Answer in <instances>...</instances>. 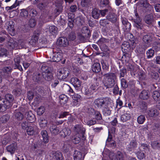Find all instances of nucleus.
<instances>
[{
    "mask_svg": "<svg viewBox=\"0 0 160 160\" xmlns=\"http://www.w3.org/2000/svg\"><path fill=\"white\" fill-rule=\"evenodd\" d=\"M129 48L130 45L129 42H124L122 45V48L124 50H127Z\"/></svg>",
    "mask_w": 160,
    "mask_h": 160,
    "instance_id": "bf43d9fd",
    "label": "nucleus"
},
{
    "mask_svg": "<svg viewBox=\"0 0 160 160\" xmlns=\"http://www.w3.org/2000/svg\"><path fill=\"white\" fill-rule=\"evenodd\" d=\"M45 108L43 106H41L38 108L37 110V114L39 115H41L45 112Z\"/></svg>",
    "mask_w": 160,
    "mask_h": 160,
    "instance_id": "09e8293b",
    "label": "nucleus"
},
{
    "mask_svg": "<svg viewBox=\"0 0 160 160\" xmlns=\"http://www.w3.org/2000/svg\"><path fill=\"white\" fill-rule=\"evenodd\" d=\"M8 45L12 49L14 48L17 46V43L13 40L11 39L9 41Z\"/></svg>",
    "mask_w": 160,
    "mask_h": 160,
    "instance_id": "5fc2aeb1",
    "label": "nucleus"
},
{
    "mask_svg": "<svg viewBox=\"0 0 160 160\" xmlns=\"http://www.w3.org/2000/svg\"><path fill=\"white\" fill-rule=\"evenodd\" d=\"M50 156L53 159L57 160H61L63 159L62 153L59 152L52 151L50 153Z\"/></svg>",
    "mask_w": 160,
    "mask_h": 160,
    "instance_id": "9d476101",
    "label": "nucleus"
},
{
    "mask_svg": "<svg viewBox=\"0 0 160 160\" xmlns=\"http://www.w3.org/2000/svg\"><path fill=\"white\" fill-rule=\"evenodd\" d=\"M100 65L99 63H95L93 64L92 67V70L93 72H98L101 70Z\"/></svg>",
    "mask_w": 160,
    "mask_h": 160,
    "instance_id": "bb28decb",
    "label": "nucleus"
},
{
    "mask_svg": "<svg viewBox=\"0 0 160 160\" xmlns=\"http://www.w3.org/2000/svg\"><path fill=\"white\" fill-rule=\"evenodd\" d=\"M90 0H82L81 1V5L83 7L89 6L90 4Z\"/></svg>",
    "mask_w": 160,
    "mask_h": 160,
    "instance_id": "de8ad7c7",
    "label": "nucleus"
},
{
    "mask_svg": "<svg viewBox=\"0 0 160 160\" xmlns=\"http://www.w3.org/2000/svg\"><path fill=\"white\" fill-rule=\"evenodd\" d=\"M34 3L37 4V7L40 9H44L48 4V0H35Z\"/></svg>",
    "mask_w": 160,
    "mask_h": 160,
    "instance_id": "0eeeda50",
    "label": "nucleus"
},
{
    "mask_svg": "<svg viewBox=\"0 0 160 160\" xmlns=\"http://www.w3.org/2000/svg\"><path fill=\"white\" fill-rule=\"evenodd\" d=\"M7 53L8 51L6 49L3 48H0V56H6Z\"/></svg>",
    "mask_w": 160,
    "mask_h": 160,
    "instance_id": "13d9d810",
    "label": "nucleus"
},
{
    "mask_svg": "<svg viewBox=\"0 0 160 160\" xmlns=\"http://www.w3.org/2000/svg\"><path fill=\"white\" fill-rule=\"evenodd\" d=\"M116 158L117 160H123V154L120 152H117L116 155Z\"/></svg>",
    "mask_w": 160,
    "mask_h": 160,
    "instance_id": "e2e57ef3",
    "label": "nucleus"
},
{
    "mask_svg": "<svg viewBox=\"0 0 160 160\" xmlns=\"http://www.w3.org/2000/svg\"><path fill=\"white\" fill-rule=\"evenodd\" d=\"M28 10L27 11L24 9H22L20 13V15L22 17L26 18L28 16Z\"/></svg>",
    "mask_w": 160,
    "mask_h": 160,
    "instance_id": "8fccbe9b",
    "label": "nucleus"
},
{
    "mask_svg": "<svg viewBox=\"0 0 160 160\" xmlns=\"http://www.w3.org/2000/svg\"><path fill=\"white\" fill-rule=\"evenodd\" d=\"M154 51L152 49H150L148 50L147 52V55L148 58H150L152 57L154 54Z\"/></svg>",
    "mask_w": 160,
    "mask_h": 160,
    "instance_id": "603ef678",
    "label": "nucleus"
},
{
    "mask_svg": "<svg viewBox=\"0 0 160 160\" xmlns=\"http://www.w3.org/2000/svg\"><path fill=\"white\" fill-rule=\"evenodd\" d=\"M109 102V99L108 98H99L96 99L94 103L96 106L100 108L103 105H108Z\"/></svg>",
    "mask_w": 160,
    "mask_h": 160,
    "instance_id": "39448f33",
    "label": "nucleus"
},
{
    "mask_svg": "<svg viewBox=\"0 0 160 160\" xmlns=\"http://www.w3.org/2000/svg\"><path fill=\"white\" fill-rule=\"evenodd\" d=\"M36 126L32 123L29 126L27 127L26 129L27 134L29 135H32L34 133Z\"/></svg>",
    "mask_w": 160,
    "mask_h": 160,
    "instance_id": "4468645a",
    "label": "nucleus"
},
{
    "mask_svg": "<svg viewBox=\"0 0 160 160\" xmlns=\"http://www.w3.org/2000/svg\"><path fill=\"white\" fill-rule=\"evenodd\" d=\"M106 42V39L104 38L99 39L97 42V43L100 46H102L103 44Z\"/></svg>",
    "mask_w": 160,
    "mask_h": 160,
    "instance_id": "338daca9",
    "label": "nucleus"
},
{
    "mask_svg": "<svg viewBox=\"0 0 160 160\" xmlns=\"http://www.w3.org/2000/svg\"><path fill=\"white\" fill-rule=\"evenodd\" d=\"M13 100V96L11 94H8L6 95L5 99H4V100L1 101L2 103H3V106L0 105L2 112L5 111L7 108H9L12 106V102Z\"/></svg>",
    "mask_w": 160,
    "mask_h": 160,
    "instance_id": "f03ea898",
    "label": "nucleus"
},
{
    "mask_svg": "<svg viewBox=\"0 0 160 160\" xmlns=\"http://www.w3.org/2000/svg\"><path fill=\"white\" fill-rule=\"evenodd\" d=\"M137 144L136 140L135 139L132 140L127 145V149L129 151H132L136 148Z\"/></svg>",
    "mask_w": 160,
    "mask_h": 160,
    "instance_id": "9b49d317",
    "label": "nucleus"
},
{
    "mask_svg": "<svg viewBox=\"0 0 160 160\" xmlns=\"http://www.w3.org/2000/svg\"><path fill=\"white\" fill-rule=\"evenodd\" d=\"M81 98V96L78 94L72 95L73 101L72 103L74 106H76L78 104V102L80 100Z\"/></svg>",
    "mask_w": 160,
    "mask_h": 160,
    "instance_id": "5701e85b",
    "label": "nucleus"
},
{
    "mask_svg": "<svg viewBox=\"0 0 160 160\" xmlns=\"http://www.w3.org/2000/svg\"><path fill=\"white\" fill-rule=\"evenodd\" d=\"M131 118V115L128 113H126L122 115L121 116V120L123 122H126L129 120Z\"/></svg>",
    "mask_w": 160,
    "mask_h": 160,
    "instance_id": "2f4dec72",
    "label": "nucleus"
},
{
    "mask_svg": "<svg viewBox=\"0 0 160 160\" xmlns=\"http://www.w3.org/2000/svg\"><path fill=\"white\" fill-rule=\"evenodd\" d=\"M15 116L16 118L19 120H22L23 118V113L17 110L15 111Z\"/></svg>",
    "mask_w": 160,
    "mask_h": 160,
    "instance_id": "4c0bfd02",
    "label": "nucleus"
},
{
    "mask_svg": "<svg viewBox=\"0 0 160 160\" xmlns=\"http://www.w3.org/2000/svg\"><path fill=\"white\" fill-rule=\"evenodd\" d=\"M62 54L60 52H57L52 56L51 61L53 62H58L62 59Z\"/></svg>",
    "mask_w": 160,
    "mask_h": 160,
    "instance_id": "f3484780",
    "label": "nucleus"
},
{
    "mask_svg": "<svg viewBox=\"0 0 160 160\" xmlns=\"http://www.w3.org/2000/svg\"><path fill=\"white\" fill-rule=\"evenodd\" d=\"M107 19L112 22L114 23L116 22L117 20V16L114 13H109L106 17Z\"/></svg>",
    "mask_w": 160,
    "mask_h": 160,
    "instance_id": "b1692460",
    "label": "nucleus"
},
{
    "mask_svg": "<svg viewBox=\"0 0 160 160\" xmlns=\"http://www.w3.org/2000/svg\"><path fill=\"white\" fill-rule=\"evenodd\" d=\"M57 43L60 46L65 47L68 45V42L66 38H61L58 40Z\"/></svg>",
    "mask_w": 160,
    "mask_h": 160,
    "instance_id": "dca6fc26",
    "label": "nucleus"
},
{
    "mask_svg": "<svg viewBox=\"0 0 160 160\" xmlns=\"http://www.w3.org/2000/svg\"><path fill=\"white\" fill-rule=\"evenodd\" d=\"M39 34L38 33H34L32 38V42H36L38 40L39 38Z\"/></svg>",
    "mask_w": 160,
    "mask_h": 160,
    "instance_id": "0e129e2a",
    "label": "nucleus"
},
{
    "mask_svg": "<svg viewBox=\"0 0 160 160\" xmlns=\"http://www.w3.org/2000/svg\"><path fill=\"white\" fill-rule=\"evenodd\" d=\"M14 65L15 67V68H18L21 71L22 70V68L20 65L21 61L20 58L18 56L16 57L14 59Z\"/></svg>",
    "mask_w": 160,
    "mask_h": 160,
    "instance_id": "aec40b11",
    "label": "nucleus"
},
{
    "mask_svg": "<svg viewBox=\"0 0 160 160\" xmlns=\"http://www.w3.org/2000/svg\"><path fill=\"white\" fill-rule=\"evenodd\" d=\"M74 130L78 133H83L85 132V129L80 125H76L74 128Z\"/></svg>",
    "mask_w": 160,
    "mask_h": 160,
    "instance_id": "a878e982",
    "label": "nucleus"
},
{
    "mask_svg": "<svg viewBox=\"0 0 160 160\" xmlns=\"http://www.w3.org/2000/svg\"><path fill=\"white\" fill-rule=\"evenodd\" d=\"M47 121L43 118H40L39 120V123L40 127L43 128L47 126Z\"/></svg>",
    "mask_w": 160,
    "mask_h": 160,
    "instance_id": "58836bf2",
    "label": "nucleus"
},
{
    "mask_svg": "<svg viewBox=\"0 0 160 160\" xmlns=\"http://www.w3.org/2000/svg\"><path fill=\"white\" fill-rule=\"evenodd\" d=\"M152 37L150 34H146L144 35L142 38L143 41L145 43H148L152 41Z\"/></svg>",
    "mask_w": 160,
    "mask_h": 160,
    "instance_id": "cd10ccee",
    "label": "nucleus"
},
{
    "mask_svg": "<svg viewBox=\"0 0 160 160\" xmlns=\"http://www.w3.org/2000/svg\"><path fill=\"white\" fill-rule=\"evenodd\" d=\"M69 73L68 69L63 68L59 70L57 74V78L60 80H64L68 77Z\"/></svg>",
    "mask_w": 160,
    "mask_h": 160,
    "instance_id": "423d86ee",
    "label": "nucleus"
},
{
    "mask_svg": "<svg viewBox=\"0 0 160 160\" xmlns=\"http://www.w3.org/2000/svg\"><path fill=\"white\" fill-rule=\"evenodd\" d=\"M121 20L123 25V28L125 31H129L131 29V24L128 20L124 17H122Z\"/></svg>",
    "mask_w": 160,
    "mask_h": 160,
    "instance_id": "1a4fd4ad",
    "label": "nucleus"
},
{
    "mask_svg": "<svg viewBox=\"0 0 160 160\" xmlns=\"http://www.w3.org/2000/svg\"><path fill=\"white\" fill-rule=\"evenodd\" d=\"M148 115L150 117H155L158 116V112L157 110L155 108H151L147 111Z\"/></svg>",
    "mask_w": 160,
    "mask_h": 160,
    "instance_id": "2eb2a0df",
    "label": "nucleus"
},
{
    "mask_svg": "<svg viewBox=\"0 0 160 160\" xmlns=\"http://www.w3.org/2000/svg\"><path fill=\"white\" fill-rule=\"evenodd\" d=\"M10 140V137L8 134L5 135L3 138L2 136L0 135V144L2 143L4 145H6Z\"/></svg>",
    "mask_w": 160,
    "mask_h": 160,
    "instance_id": "a211bd4d",
    "label": "nucleus"
},
{
    "mask_svg": "<svg viewBox=\"0 0 160 160\" xmlns=\"http://www.w3.org/2000/svg\"><path fill=\"white\" fill-rule=\"evenodd\" d=\"M144 21L148 24H151L152 21V17L150 15H146Z\"/></svg>",
    "mask_w": 160,
    "mask_h": 160,
    "instance_id": "e433bc0d",
    "label": "nucleus"
},
{
    "mask_svg": "<svg viewBox=\"0 0 160 160\" xmlns=\"http://www.w3.org/2000/svg\"><path fill=\"white\" fill-rule=\"evenodd\" d=\"M103 75L106 79L104 82L105 86L107 88H110L113 86L116 79V73L108 72L104 74Z\"/></svg>",
    "mask_w": 160,
    "mask_h": 160,
    "instance_id": "f257e3e1",
    "label": "nucleus"
},
{
    "mask_svg": "<svg viewBox=\"0 0 160 160\" xmlns=\"http://www.w3.org/2000/svg\"><path fill=\"white\" fill-rule=\"evenodd\" d=\"M14 22L12 21H10L7 22L5 23V27L7 30L11 35L14 34L15 31L14 28Z\"/></svg>",
    "mask_w": 160,
    "mask_h": 160,
    "instance_id": "6e6552de",
    "label": "nucleus"
},
{
    "mask_svg": "<svg viewBox=\"0 0 160 160\" xmlns=\"http://www.w3.org/2000/svg\"><path fill=\"white\" fill-rule=\"evenodd\" d=\"M17 148V144L16 143H12L8 146L7 147V151L11 154L13 153Z\"/></svg>",
    "mask_w": 160,
    "mask_h": 160,
    "instance_id": "6ab92c4d",
    "label": "nucleus"
},
{
    "mask_svg": "<svg viewBox=\"0 0 160 160\" xmlns=\"http://www.w3.org/2000/svg\"><path fill=\"white\" fill-rule=\"evenodd\" d=\"M149 91L143 90L140 94L139 97L142 99H147L149 97Z\"/></svg>",
    "mask_w": 160,
    "mask_h": 160,
    "instance_id": "4be33fe9",
    "label": "nucleus"
},
{
    "mask_svg": "<svg viewBox=\"0 0 160 160\" xmlns=\"http://www.w3.org/2000/svg\"><path fill=\"white\" fill-rule=\"evenodd\" d=\"M138 107L141 109H145L147 107L146 103L144 102H141L139 104Z\"/></svg>",
    "mask_w": 160,
    "mask_h": 160,
    "instance_id": "680f3d73",
    "label": "nucleus"
},
{
    "mask_svg": "<svg viewBox=\"0 0 160 160\" xmlns=\"http://www.w3.org/2000/svg\"><path fill=\"white\" fill-rule=\"evenodd\" d=\"M61 128L55 125H52L50 127V131L51 133L57 135L61 132Z\"/></svg>",
    "mask_w": 160,
    "mask_h": 160,
    "instance_id": "ddd939ff",
    "label": "nucleus"
},
{
    "mask_svg": "<svg viewBox=\"0 0 160 160\" xmlns=\"http://www.w3.org/2000/svg\"><path fill=\"white\" fill-rule=\"evenodd\" d=\"M135 15L137 18L134 21V26L138 29H142V25L141 22V19L139 17L137 12H135Z\"/></svg>",
    "mask_w": 160,
    "mask_h": 160,
    "instance_id": "f8f14e48",
    "label": "nucleus"
},
{
    "mask_svg": "<svg viewBox=\"0 0 160 160\" xmlns=\"http://www.w3.org/2000/svg\"><path fill=\"white\" fill-rule=\"evenodd\" d=\"M106 143L107 145L109 144V142L111 144H113L114 145V142L112 141V137L110 135V132H108V137L106 141Z\"/></svg>",
    "mask_w": 160,
    "mask_h": 160,
    "instance_id": "4d7b16f0",
    "label": "nucleus"
},
{
    "mask_svg": "<svg viewBox=\"0 0 160 160\" xmlns=\"http://www.w3.org/2000/svg\"><path fill=\"white\" fill-rule=\"evenodd\" d=\"M152 147L154 149H158L160 148V144L157 142L154 141L151 144Z\"/></svg>",
    "mask_w": 160,
    "mask_h": 160,
    "instance_id": "37998d69",
    "label": "nucleus"
},
{
    "mask_svg": "<svg viewBox=\"0 0 160 160\" xmlns=\"http://www.w3.org/2000/svg\"><path fill=\"white\" fill-rule=\"evenodd\" d=\"M145 120V118L144 116L140 115L137 118V122L140 124H142L144 122Z\"/></svg>",
    "mask_w": 160,
    "mask_h": 160,
    "instance_id": "a19ab883",
    "label": "nucleus"
},
{
    "mask_svg": "<svg viewBox=\"0 0 160 160\" xmlns=\"http://www.w3.org/2000/svg\"><path fill=\"white\" fill-rule=\"evenodd\" d=\"M140 3L141 5L145 8L149 7V6L152 8V6L148 2L147 0H141Z\"/></svg>",
    "mask_w": 160,
    "mask_h": 160,
    "instance_id": "79ce46f5",
    "label": "nucleus"
},
{
    "mask_svg": "<svg viewBox=\"0 0 160 160\" xmlns=\"http://www.w3.org/2000/svg\"><path fill=\"white\" fill-rule=\"evenodd\" d=\"M71 82L74 87L79 88L81 85V83L78 79L76 78H72L71 79Z\"/></svg>",
    "mask_w": 160,
    "mask_h": 160,
    "instance_id": "412c9836",
    "label": "nucleus"
},
{
    "mask_svg": "<svg viewBox=\"0 0 160 160\" xmlns=\"http://www.w3.org/2000/svg\"><path fill=\"white\" fill-rule=\"evenodd\" d=\"M25 117L29 121H32L35 120L34 115L31 111L26 112Z\"/></svg>",
    "mask_w": 160,
    "mask_h": 160,
    "instance_id": "393cba45",
    "label": "nucleus"
},
{
    "mask_svg": "<svg viewBox=\"0 0 160 160\" xmlns=\"http://www.w3.org/2000/svg\"><path fill=\"white\" fill-rule=\"evenodd\" d=\"M58 28L54 26H50L48 28V31L52 35H54L57 32Z\"/></svg>",
    "mask_w": 160,
    "mask_h": 160,
    "instance_id": "c9c22d12",
    "label": "nucleus"
},
{
    "mask_svg": "<svg viewBox=\"0 0 160 160\" xmlns=\"http://www.w3.org/2000/svg\"><path fill=\"white\" fill-rule=\"evenodd\" d=\"M26 41L24 39H21L19 40L18 41V45L22 48H23L25 45Z\"/></svg>",
    "mask_w": 160,
    "mask_h": 160,
    "instance_id": "052dcab7",
    "label": "nucleus"
},
{
    "mask_svg": "<svg viewBox=\"0 0 160 160\" xmlns=\"http://www.w3.org/2000/svg\"><path fill=\"white\" fill-rule=\"evenodd\" d=\"M41 70L42 72V75L45 80L49 81L52 79L53 76L51 68L43 65L41 68Z\"/></svg>",
    "mask_w": 160,
    "mask_h": 160,
    "instance_id": "7ed1b4c3",
    "label": "nucleus"
},
{
    "mask_svg": "<svg viewBox=\"0 0 160 160\" xmlns=\"http://www.w3.org/2000/svg\"><path fill=\"white\" fill-rule=\"evenodd\" d=\"M73 157L74 160H82V154L79 151H75Z\"/></svg>",
    "mask_w": 160,
    "mask_h": 160,
    "instance_id": "c756f323",
    "label": "nucleus"
},
{
    "mask_svg": "<svg viewBox=\"0 0 160 160\" xmlns=\"http://www.w3.org/2000/svg\"><path fill=\"white\" fill-rule=\"evenodd\" d=\"M22 89L19 88H15L13 92V93L16 96H19L22 93Z\"/></svg>",
    "mask_w": 160,
    "mask_h": 160,
    "instance_id": "a18cd8bd",
    "label": "nucleus"
},
{
    "mask_svg": "<svg viewBox=\"0 0 160 160\" xmlns=\"http://www.w3.org/2000/svg\"><path fill=\"white\" fill-rule=\"evenodd\" d=\"M36 25V21L35 19H31L29 22V25L31 28H33Z\"/></svg>",
    "mask_w": 160,
    "mask_h": 160,
    "instance_id": "6e6d98bb",
    "label": "nucleus"
},
{
    "mask_svg": "<svg viewBox=\"0 0 160 160\" xmlns=\"http://www.w3.org/2000/svg\"><path fill=\"white\" fill-rule=\"evenodd\" d=\"M137 156L139 159H142L145 157L144 154L143 152H138L137 153Z\"/></svg>",
    "mask_w": 160,
    "mask_h": 160,
    "instance_id": "69168bd1",
    "label": "nucleus"
},
{
    "mask_svg": "<svg viewBox=\"0 0 160 160\" xmlns=\"http://www.w3.org/2000/svg\"><path fill=\"white\" fill-rule=\"evenodd\" d=\"M60 132L62 133L61 136L64 137H65L70 135L71 131L69 129L65 128L63 129L62 131Z\"/></svg>",
    "mask_w": 160,
    "mask_h": 160,
    "instance_id": "473e14b6",
    "label": "nucleus"
},
{
    "mask_svg": "<svg viewBox=\"0 0 160 160\" xmlns=\"http://www.w3.org/2000/svg\"><path fill=\"white\" fill-rule=\"evenodd\" d=\"M152 96L153 99L157 100L160 97V94L158 91H155L153 92Z\"/></svg>",
    "mask_w": 160,
    "mask_h": 160,
    "instance_id": "3c124183",
    "label": "nucleus"
},
{
    "mask_svg": "<svg viewBox=\"0 0 160 160\" xmlns=\"http://www.w3.org/2000/svg\"><path fill=\"white\" fill-rule=\"evenodd\" d=\"M9 118V116L8 115L3 116L0 118V122L2 123L6 122Z\"/></svg>",
    "mask_w": 160,
    "mask_h": 160,
    "instance_id": "ea45409f",
    "label": "nucleus"
},
{
    "mask_svg": "<svg viewBox=\"0 0 160 160\" xmlns=\"http://www.w3.org/2000/svg\"><path fill=\"white\" fill-rule=\"evenodd\" d=\"M121 86L123 88H126L128 87V84L124 78H122L121 79Z\"/></svg>",
    "mask_w": 160,
    "mask_h": 160,
    "instance_id": "774afa93",
    "label": "nucleus"
},
{
    "mask_svg": "<svg viewBox=\"0 0 160 160\" xmlns=\"http://www.w3.org/2000/svg\"><path fill=\"white\" fill-rule=\"evenodd\" d=\"M99 84L98 81H97V80H96V82L90 86V89L91 90L93 93L97 90Z\"/></svg>",
    "mask_w": 160,
    "mask_h": 160,
    "instance_id": "c85d7f7f",
    "label": "nucleus"
},
{
    "mask_svg": "<svg viewBox=\"0 0 160 160\" xmlns=\"http://www.w3.org/2000/svg\"><path fill=\"white\" fill-rule=\"evenodd\" d=\"M41 134L43 138V142L45 143L48 142V139L47 132L46 130L42 131Z\"/></svg>",
    "mask_w": 160,
    "mask_h": 160,
    "instance_id": "f704fd0d",
    "label": "nucleus"
},
{
    "mask_svg": "<svg viewBox=\"0 0 160 160\" xmlns=\"http://www.w3.org/2000/svg\"><path fill=\"white\" fill-rule=\"evenodd\" d=\"M106 105L105 107H104L103 109L102 112L103 113L106 115H109L111 113V110Z\"/></svg>",
    "mask_w": 160,
    "mask_h": 160,
    "instance_id": "c03bdc74",
    "label": "nucleus"
},
{
    "mask_svg": "<svg viewBox=\"0 0 160 160\" xmlns=\"http://www.w3.org/2000/svg\"><path fill=\"white\" fill-rule=\"evenodd\" d=\"M2 75L3 77L9 82H12L13 80V78L11 75L12 71V68L10 66L4 67L2 69Z\"/></svg>",
    "mask_w": 160,
    "mask_h": 160,
    "instance_id": "20e7f679",
    "label": "nucleus"
},
{
    "mask_svg": "<svg viewBox=\"0 0 160 160\" xmlns=\"http://www.w3.org/2000/svg\"><path fill=\"white\" fill-rule=\"evenodd\" d=\"M92 15L95 19H98L100 16L99 10L96 9H94L92 11Z\"/></svg>",
    "mask_w": 160,
    "mask_h": 160,
    "instance_id": "7c9ffc66",
    "label": "nucleus"
},
{
    "mask_svg": "<svg viewBox=\"0 0 160 160\" xmlns=\"http://www.w3.org/2000/svg\"><path fill=\"white\" fill-rule=\"evenodd\" d=\"M99 23L102 27H106L108 24V21L107 19H102L100 21Z\"/></svg>",
    "mask_w": 160,
    "mask_h": 160,
    "instance_id": "864d4df0",
    "label": "nucleus"
},
{
    "mask_svg": "<svg viewBox=\"0 0 160 160\" xmlns=\"http://www.w3.org/2000/svg\"><path fill=\"white\" fill-rule=\"evenodd\" d=\"M90 110L94 113V117L97 120H100L102 119L101 115L100 112L98 111H95L93 108H91Z\"/></svg>",
    "mask_w": 160,
    "mask_h": 160,
    "instance_id": "72a5a7b5",
    "label": "nucleus"
},
{
    "mask_svg": "<svg viewBox=\"0 0 160 160\" xmlns=\"http://www.w3.org/2000/svg\"><path fill=\"white\" fill-rule=\"evenodd\" d=\"M28 13L31 17H34L37 14V12L33 8H31L30 9V8H28Z\"/></svg>",
    "mask_w": 160,
    "mask_h": 160,
    "instance_id": "49530a36",
    "label": "nucleus"
}]
</instances>
